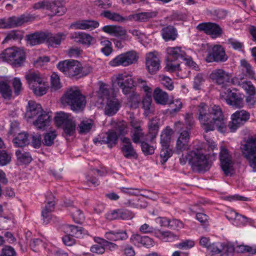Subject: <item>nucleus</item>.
<instances>
[{
  "label": "nucleus",
  "instance_id": "nucleus-41",
  "mask_svg": "<svg viewBox=\"0 0 256 256\" xmlns=\"http://www.w3.org/2000/svg\"><path fill=\"white\" fill-rule=\"evenodd\" d=\"M28 134L24 132L19 133L13 140L16 147H23L29 144Z\"/></svg>",
  "mask_w": 256,
  "mask_h": 256
},
{
  "label": "nucleus",
  "instance_id": "nucleus-19",
  "mask_svg": "<svg viewBox=\"0 0 256 256\" xmlns=\"http://www.w3.org/2000/svg\"><path fill=\"white\" fill-rule=\"evenodd\" d=\"M71 38L76 42L82 44L86 48L95 43V38L90 34L84 32H75L72 34Z\"/></svg>",
  "mask_w": 256,
  "mask_h": 256
},
{
  "label": "nucleus",
  "instance_id": "nucleus-30",
  "mask_svg": "<svg viewBox=\"0 0 256 256\" xmlns=\"http://www.w3.org/2000/svg\"><path fill=\"white\" fill-rule=\"evenodd\" d=\"M156 16V12H144L128 16V21L134 20L136 22H144L149 20L150 19L155 17Z\"/></svg>",
  "mask_w": 256,
  "mask_h": 256
},
{
  "label": "nucleus",
  "instance_id": "nucleus-47",
  "mask_svg": "<svg viewBox=\"0 0 256 256\" xmlns=\"http://www.w3.org/2000/svg\"><path fill=\"white\" fill-rule=\"evenodd\" d=\"M72 119L70 115L64 112L57 113L54 118L56 125L60 127H62Z\"/></svg>",
  "mask_w": 256,
  "mask_h": 256
},
{
  "label": "nucleus",
  "instance_id": "nucleus-44",
  "mask_svg": "<svg viewBox=\"0 0 256 256\" xmlns=\"http://www.w3.org/2000/svg\"><path fill=\"white\" fill-rule=\"evenodd\" d=\"M57 136L56 131L52 130L44 133L43 134V138L42 140V144L47 146H52L54 143V140Z\"/></svg>",
  "mask_w": 256,
  "mask_h": 256
},
{
  "label": "nucleus",
  "instance_id": "nucleus-17",
  "mask_svg": "<svg viewBox=\"0 0 256 256\" xmlns=\"http://www.w3.org/2000/svg\"><path fill=\"white\" fill-rule=\"evenodd\" d=\"M244 157L248 160H256V138H250L242 148Z\"/></svg>",
  "mask_w": 256,
  "mask_h": 256
},
{
  "label": "nucleus",
  "instance_id": "nucleus-31",
  "mask_svg": "<svg viewBox=\"0 0 256 256\" xmlns=\"http://www.w3.org/2000/svg\"><path fill=\"white\" fill-rule=\"evenodd\" d=\"M161 34L166 42L174 41L178 36L176 28L171 26H168L162 28L161 30Z\"/></svg>",
  "mask_w": 256,
  "mask_h": 256
},
{
  "label": "nucleus",
  "instance_id": "nucleus-32",
  "mask_svg": "<svg viewBox=\"0 0 256 256\" xmlns=\"http://www.w3.org/2000/svg\"><path fill=\"white\" fill-rule=\"evenodd\" d=\"M104 236L108 240L110 241L124 240L128 237L126 231L120 230L106 232Z\"/></svg>",
  "mask_w": 256,
  "mask_h": 256
},
{
  "label": "nucleus",
  "instance_id": "nucleus-34",
  "mask_svg": "<svg viewBox=\"0 0 256 256\" xmlns=\"http://www.w3.org/2000/svg\"><path fill=\"white\" fill-rule=\"evenodd\" d=\"M153 98L156 104L162 105H166L168 100V94L159 88L154 90Z\"/></svg>",
  "mask_w": 256,
  "mask_h": 256
},
{
  "label": "nucleus",
  "instance_id": "nucleus-36",
  "mask_svg": "<svg viewBox=\"0 0 256 256\" xmlns=\"http://www.w3.org/2000/svg\"><path fill=\"white\" fill-rule=\"evenodd\" d=\"M112 94H116L114 90L110 88L108 84L100 82L98 92V96L100 98H106L107 100L108 98L111 97Z\"/></svg>",
  "mask_w": 256,
  "mask_h": 256
},
{
  "label": "nucleus",
  "instance_id": "nucleus-5",
  "mask_svg": "<svg viewBox=\"0 0 256 256\" xmlns=\"http://www.w3.org/2000/svg\"><path fill=\"white\" fill-rule=\"evenodd\" d=\"M24 76L29 88L36 96H42L46 93L48 84L40 72L30 70Z\"/></svg>",
  "mask_w": 256,
  "mask_h": 256
},
{
  "label": "nucleus",
  "instance_id": "nucleus-4",
  "mask_svg": "<svg viewBox=\"0 0 256 256\" xmlns=\"http://www.w3.org/2000/svg\"><path fill=\"white\" fill-rule=\"evenodd\" d=\"M62 103L70 106L71 110L79 112L85 106L86 100L80 90L76 87L67 89L61 98Z\"/></svg>",
  "mask_w": 256,
  "mask_h": 256
},
{
  "label": "nucleus",
  "instance_id": "nucleus-29",
  "mask_svg": "<svg viewBox=\"0 0 256 256\" xmlns=\"http://www.w3.org/2000/svg\"><path fill=\"white\" fill-rule=\"evenodd\" d=\"M42 112H44L40 104L33 100L28 102L26 112V116L28 118H33L36 116L40 115Z\"/></svg>",
  "mask_w": 256,
  "mask_h": 256
},
{
  "label": "nucleus",
  "instance_id": "nucleus-28",
  "mask_svg": "<svg viewBox=\"0 0 256 256\" xmlns=\"http://www.w3.org/2000/svg\"><path fill=\"white\" fill-rule=\"evenodd\" d=\"M212 161H188V164L192 170L199 173L204 172L212 166Z\"/></svg>",
  "mask_w": 256,
  "mask_h": 256
},
{
  "label": "nucleus",
  "instance_id": "nucleus-39",
  "mask_svg": "<svg viewBox=\"0 0 256 256\" xmlns=\"http://www.w3.org/2000/svg\"><path fill=\"white\" fill-rule=\"evenodd\" d=\"M152 234L156 238L164 241H170L176 237V236L170 231H162L154 228Z\"/></svg>",
  "mask_w": 256,
  "mask_h": 256
},
{
  "label": "nucleus",
  "instance_id": "nucleus-6",
  "mask_svg": "<svg viewBox=\"0 0 256 256\" xmlns=\"http://www.w3.org/2000/svg\"><path fill=\"white\" fill-rule=\"evenodd\" d=\"M0 59L7 62L12 67L18 68L23 66L26 60L24 52L16 47L8 48L0 54Z\"/></svg>",
  "mask_w": 256,
  "mask_h": 256
},
{
  "label": "nucleus",
  "instance_id": "nucleus-63",
  "mask_svg": "<svg viewBox=\"0 0 256 256\" xmlns=\"http://www.w3.org/2000/svg\"><path fill=\"white\" fill-rule=\"evenodd\" d=\"M160 152V156L164 160H168L173 154L172 150L170 148L169 146H162Z\"/></svg>",
  "mask_w": 256,
  "mask_h": 256
},
{
  "label": "nucleus",
  "instance_id": "nucleus-55",
  "mask_svg": "<svg viewBox=\"0 0 256 256\" xmlns=\"http://www.w3.org/2000/svg\"><path fill=\"white\" fill-rule=\"evenodd\" d=\"M62 127L66 136H72L75 132L76 124L72 119Z\"/></svg>",
  "mask_w": 256,
  "mask_h": 256
},
{
  "label": "nucleus",
  "instance_id": "nucleus-45",
  "mask_svg": "<svg viewBox=\"0 0 256 256\" xmlns=\"http://www.w3.org/2000/svg\"><path fill=\"white\" fill-rule=\"evenodd\" d=\"M64 229L67 233L70 234L72 236L78 238L82 233L83 228L74 225L66 224L64 226Z\"/></svg>",
  "mask_w": 256,
  "mask_h": 256
},
{
  "label": "nucleus",
  "instance_id": "nucleus-14",
  "mask_svg": "<svg viewBox=\"0 0 256 256\" xmlns=\"http://www.w3.org/2000/svg\"><path fill=\"white\" fill-rule=\"evenodd\" d=\"M196 28L204 32L207 34L211 36L212 38L220 37L222 34V30L220 26L214 22H202L199 24Z\"/></svg>",
  "mask_w": 256,
  "mask_h": 256
},
{
  "label": "nucleus",
  "instance_id": "nucleus-7",
  "mask_svg": "<svg viewBox=\"0 0 256 256\" xmlns=\"http://www.w3.org/2000/svg\"><path fill=\"white\" fill-rule=\"evenodd\" d=\"M113 86H119L124 95L132 94L130 99L137 100L138 95L135 92V86L132 76L126 72L118 74L112 80Z\"/></svg>",
  "mask_w": 256,
  "mask_h": 256
},
{
  "label": "nucleus",
  "instance_id": "nucleus-54",
  "mask_svg": "<svg viewBox=\"0 0 256 256\" xmlns=\"http://www.w3.org/2000/svg\"><path fill=\"white\" fill-rule=\"evenodd\" d=\"M158 119L156 118H152L150 120L148 126L149 132L152 136H156L159 129Z\"/></svg>",
  "mask_w": 256,
  "mask_h": 256
},
{
  "label": "nucleus",
  "instance_id": "nucleus-8",
  "mask_svg": "<svg viewBox=\"0 0 256 256\" xmlns=\"http://www.w3.org/2000/svg\"><path fill=\"white\" fill-rule=\"evenodd\" d=\"M138 58V56L135 51H128L116 56L109 62V64L113 67L127 66L136 63Z\"/></svg>",
  "mask_w": 256,
  "mask_h": 256
},
{
  "label": "nucleus",
  "instance_id": "nucleus-61",
  "mask_svg": "<svg viewBox=\"0 0 256 256\" xmlns=\"http://www.w3.org/2000/svg\"><path fill=\"white\" fill-rule=\"evenodd\" d=\"M12 85L15 95H19L22 90V83L20 78H14L12 80Z\"/></svg>",
  "mask_w": 256,
  "mask_h": 256
},
{
  "label": "nucleus",
  "instance_id": "nucleus-22",
  "mask_svg": "<svg viewBox=\"0 0 256 256\" xmlns=\"http://www.w3.org/2000/svg\"><path fill=\"white\" fill-rule=\"evenodd\" d=\"M46 10H49L54 15L62 16L66 8L59 0H48L46 2Z\"/></svg>",
  "mask_w": 256,
  "mask_h": 256
},
{
  "label": "nucleus",
  "instance_id": "nucleus-57",
  "mask_svg": "<svg viewBox=\"0 0 256 256\" xmlns=\"http://www.w3.org/2000/svg\"><path fill=\"white\" fill-rule=\"evenodd\" d=\"M182 106V103L180 99L177 98L174 100L170 104V114H173L179 112Z\"/></svg>",
  "mask_w": 256,
  "mask_h": 256
},
{
  "label": "nucleus",
  "instance_id": "nucleus-23",
  "mask_svg": "<svg viewBox=\"0 0 256 256\" xmlns=\"http://www.w3.org/2000/svg\"><path fill=\"white\" fill-rule=\"evenodd\" d=\"M102 30L112 36L123 38L126 35V30L121 26L108 25L102 27Z\"/></svg>",
  "mask_w": 256,
  "mask_h": 256
},
{
  "label": "nucleus",
  "instance_id": "nucleus-3",
  "mask_svg": "<svg viewBox=\"0 0 256 256\" xmlns=\"http://www.w3.org/2000/svg\"><path fill=\"white\" fill-rule=\"evenodd\" d=\"M57 68L60 72L69 77L85 76L92 70L90 67L86 66L82 67L80 62L73 60L61 61L58 63Z\"/></svg>",
  "mask_w": 256,
  "mask_h": 256
},
{
  "label": "nucleus",
  "instance_id": "nucleus-56",
  "mask_svg": "<svg viewBox=\"0 0 256 256\" xmlns=\"http://www.w3.org/2000/svg\"><path fill=\"white\" fill-rule=\"evenodd\" d=\"M51 88L52 90H57L62 87L60 77L56 72H53L50 76Z\"/></svg>",
  "mask_w": 256,
  "mask_h": 256
},
{
  "label": "nucleus",
  "instance_id": "nucleus-38",
  "mask_svg": "<svg viewBox=\"0 0 256 256\" xmlns=\"http://www.w3.org/2000/svg\"><path fill=\"white\" fill-rule=\"evenodd\" d=\"M0 94L4 99L10 100L12 97V90L8 84L7 77L0 81Z\"/></svg>",
  "mask_w": 256,
  "mask_h": 256
},
{
  "label": "nucleus",
  "instance_id": "nucleus-53",
  "mask_svg": "<svg viewBox=\"0 0 256 256\" xmlns=\"http://www.w3.org/2000/svg\"><path fill=\"white\" fill-rule=\"evenodd\" d=\"M23 38L22 32L20 30H13L8 33L4 39V40L8 42L9 40H21Z\"/></svg>",
  "mask_w": 256,
  "mask_h": 256
},
{
  "label": "nucleus",
  "instance_id": "nucleus-20",
  "mask_svg": "<svg viewBox=\"0 0 256 256\" xmlns=\"http://www.w3.org/2000/svg\"><path fill=\"white\" fill-rule=\"evenodd\" d=\"M210 78L218 84L224 87L226 83L229 82L230 76L228 73L222 69L213 70L210 74Z\"/></svg>",
  "mask_w": 256,
  "mask_h": 256
},
{
  "label": "nucleus",
  "instance_id": "nucleus-21",
  "mask_svg": "<svg viewBox=\"0 0 256 256\" xmlns=\"http://www.w3.org/2000/svg\"><path fill=\"white\" fill-rule=\"evenodd\" d=\"M130 240L134 245L138 247L143 246L150 248L153 246L154 244L152 238L146 236H142L138 234H132Z\"/></svg>",
  "mask_w": 256,
  "mask_h": 256
},
{
  "label": "nucleus",
  "instance_id": "nucleus-42",
  "mask_svg": "<svg viewBox=\"0 0 256 256\" xmlns=\"http://www.w3.org/2000/svg\"><path fill=\"white\" fill-rule=\"evenodd\" d=\"M172 134V130L168 126L162 130L160 135V141L162 146H169Z\"/></svg>",
  "mask_w": 256,
  "mask_h": 256
},
{
  "label": "nucleus",
  "instance_id": "nucleus-58",
  "mask_svg": "<svg viewBox=\"0 0 256 256\" xmlns=\"http://www.w3.org/2000/svg\"><path fill=\"white\" fill-rule=\"evenodd\" d=\"M195 244L194 242L192 240H185L176 244L175 246L181 250H188L192 248Z\"/></svg>",
  "mask_w": 256,
  "mask_h": 256
},
{
  "label": "nucleus",
  "instance_id": "nucleus-27",
  "mask_svg": "<svg viewBox=\"0 0 256 256\" xmlns=\"http://www.w3.org/2000/svg\"><path fill=\"white\" fill-rule=\"evenodd\" d=\"M48 36L46 32H36L26 36L28 43L30 46H36L45 42Z\"/></svg>",
  "mask_w": 256,
  "mask_h": 256
},
{
  "label": "nucleus",
  "instance_id": "nucleus-9",
  "mask_svg": "<svg viewBox=\"0 0 256 256\" xmlns=\"http://www.w3.org/2000/svg\"><path fill=\"white\" fill-rule=\"evenodd\" d=\"M184 124L180 121L174 123V129L175 131L180 132V136L176 143V149L178 151L182 152L186 149L190 138V131L189 129H183Z\"/></svg>",
  "mask_w": 256,
  "mask_h": 256
},
{
  "label": "nucleus",
  "instance_id": "nucleus-10",
  "mask_svg": "<svg viewBox=\"0 0 256 256\" xmlns=\"http://www.w3.org/2000/svg\"><path fill=\"white\" fill-rule=\"evenodd\" d=\"M243 95L240 93L232 92L230 89H225L220 94L221 100L235 108H241L243 106Z\"/></svg>",
  "mask_w": 256,
  "mask_h": 256
},
{
  "label": "nucleus",
  "instance_id": "nucleus-11",
  "mask_svg": "<svg viewBox=\"0 0 256 256\" xmlns=\"http://www.w3.org/2000/svg\"><path fill=\"white\" fill-rule=\"evenodd\" d=\"M250 118V114L244 110H238L231 116V122L228 126L230 132H234L244 124Z\"/></svg>",
  "mask_w": 256,
  "mask_h": 256
},
{
  "label": "nucleus",
  "instance_id": "nucleus-1",
  "mask_svg": "<svg viewBox=\"0 0 256 256\" xmlns=\"http://www.w3.org/2000/svg\"><path fill=\"white\" fill-rule=\"evenodd\" d=\"M198 119L206 132L214 130L215 128L222 132H225L226 124L221 108L214 106L210 108L204 102L197 106Z\"/></svg>",
  "mask_w": 256,
  "mask_h": 256
},
{
  "label": "nucleus",
  "instance_id": "nucleus-52",
  "mask_svg": "<svg viewBox=\"0 0 256 256\" xmlns=\"http://www.w3.org/2000/svg\"><path fill=\"white\" fill-rule=\"evenodd\" d=\"M98 238H101L100 237L94 238V241L96 242V244L92 245L90 248V250L92 253H95L98 254H102L105 252L104 246L102 244H100L98 242L100 241L98 240Z\"/></svg>",
  "mask_w": 256,
  "mask_h": 256
},
{
  "label": "nucleus",
  "instance_id": "nucleus-50",
  "mask_svg": "<svg viewBox=\"0 0 256 256\" xmlns=\"http://www.w3.org/2000/svg\"><path fill=\"white\" fill-rule=\"evenodd\" d=\"M93 125V122L91 120L82 121L78 125L79 132L81 134H87L90 130Z\"/></svg>",
  "mask_w": 256,
  "mask_h": 256
},
{
  "label": "nucleus",
  "instance_id": "nucleus-51",
  "mask_svg": "<svg viewBox=\"0 0 256 256\" xmlns=\"http://www.w3.org/2000/svg\"><path fill=\"white\" fill-rule=\"evenodd\" d=\"M152 98L150 96H145L142 100V108L144 110V114L146 116L152 112Z\"/></svg>",
  "mask_w": 256,
  "mask_h": 256
},
{
  "label": "nucleus",
  "instance_id": "nucleus-26",
  "mask_svg": "<svg viewBox=\"0 0 256 256\" xmlns=\"http://www.w3.org/2000/svg\"><path fill=\"white\" fill-rule=\"evenodd\" d=\"M68 210L70 212L74 221L78 224L82 223L84 219L82 212L79 208L74 206L72 202L66 203Z\"/></svg>",
  "mask_w": 256,
  "mask_h": 256
},
{
  "label": "nucleus",
  "instance_id": "nucleus-48",
  "mask_svg": "<svg viewBox=\"0 0 256 256\" xmlns=\"http://www.w3.org/2000/svg\"><path fill=\"white\" fill-rule=\"evenodd\" d=\"M100 51L106 56H108L112 51V42L106 38H102L100 42Z\"/></svg>",
  "mask_w": 256,
  "mask_h": 256
},
{
  "label": "nucleus",
  "instance_id": "nucleus-33",
  "mask_svg": "<svg viewBox=\"0 0 256 256\" xmlns=\"http://www.w3.org/2000/svg\"><path fill=\"white\" fill-rule=\"evenodd\" d=\"M241 70L243 74L242 76L238 75V78L242 80L244 76L250 78H254V72L250 64L245 60H240Z\"/></svg>",
  "mask_w": 256,
  "mask_h": 256
},
{
  "label": "nucleus",
  "instance_id": "nucleus-46",
  "mask_svg": "<svg viewBox=\"0 0 256 256\" xmlns=\"http://www.w3.org/2000/svg\"><path fill=\"white\" fill-rule=\"evenodd\" d=\"M238 85L243 88L248 94H256V88L251 82L242 80L238 82Z\"/></svg>",
  "mask_w": 256,
  "mask_h": 256
},
{
  "label": "nucleus",
  "instance_id": "nucleus-16",
  "mask_svg": "<svg viewBox=\"0 0 256 256\" xmlns=\"http://www.w3.org/2000/svg\"><path fill=\"white\" fill-rule=\"evenodd\" d=\"M122 106V102L116 98V94H112L106 100L104 109L105 114L108 116L114 115Z\"/></svg>",
  "mask_w": 256,
  "mask_h": 256
},
{
  "label": "nucleus",
  "instance_id": "nucleus-24",
  "mask_svg": "<svg viewBox=\"0 0 256 256\" xmlns=\"http://www.w3.org/2000/svg\"><path fill=\"white\" fill-rule=\"evenodd\" d=\"M123 145L122 150L124 157L128 159H137L138 154L132 145L130 140L128 138L122 139Z\"/></svg>",
  "mask_w": 256,
  "mask_h": 256
},
{
  "label": "nucleus",
  "instance_id": "nucleus-60",
  "mask_svg": "<svg viewBox=\"0 0 256 256\" xmlns=\"http://www.w3.org/2000/svg\"><path fill=\"white\" fill-rule=\"evenodd\" d=\"M226 217L230 220H240V218H242V222H246L247 220V218L245 216L239 214L234 210H230L226 212Z\"/></svg>",
  "mask_w": 256,
  "mask_h": 256
},
{
  "label": "nucleus",
  "instance_id": "nucleus-49",
  "mask_svg": "<svg viewBox=\"0 0 256 256\" xmlns=\"http://www.w3.org/2000/svg\"><path fill=\"white\" fill-rule=\"evenodd\" d=\"M185 160H207L206 156L198 150L188 152L186 156Z\"/></svg>",
  "mask_w": 256,
  "mask_h": 256
},
{
  "label": "nucleus",
  "instance_id": "nucleus-37",
  "mask_svg": "<svg viewBox=\"0 0 256 256\" xmlns=\"http://www.w3.org/2000/svg\"><path fill=\"white\" fill-rule=\"evenodd\" d=\"M47 40L48 44L52 47H56L60 45L62 40L66 38V34L64 33H58L56 34L47 33Z\"/></svg>",
  "mask_w": 256,
  "mask_h": 256
},
{
  "label": "nucleus",
  "instance_id": "nucleus-35",
  "mask_svg": "<svg viewBox=\"0 0 256 256\" xmlns=\"http://www.w3.org/2000/svg\"><path fill=\"white\" fill-rule=\"evenodd\" d=\"M50 117L48 112H42L38 115L36 120L34 122V124L38 129L44 128L49 125Z\"/></svg>",
  "mask_w": 256,
  "mask_h": 256
},
{
  "label": "nucleus",
  "instance_id": "nucleus-2",
  "mask_svg": "<svg viewBox=\"0 0 256 256\" xmlns=\"http://www.w3.org/2000/svg\"><path fill=\"white\" fill-rule=\"evenodd\" d=\"M166 52L167 58L165 68L168 72H175L178 78H184L186 76V74H183L180 68L179 63H174L177 60H182L186 56V52L180 46L168 47Z\"/></svg>",
  "mask_w": 256,
  "mask_h": 256
},
{
  "label": "nucleus",
  "instance_id": "nucleus-18",
  "mask_svg": "<svg viewBox=\"0 0 256 256\" xmlns=\"http://www.w3.org/2000/svg\"><path fill=\"white\" fill-rule=\"evenodd\" d=\"M146 66L148 72L152 74L158 72L160 67V60L153 52L146 54Z\"/></svg>",
  "mask_w": 256,
  "mask_h": 256
},
{
  "label": "nucleus",
  "instance_id": "nucleus-40",
  "mask_svg": "<svg viewBox=\"0 0 256 256\" xmlns=\"http://www.w3.org/2000/svg\"><path fill=\"white\" fill-rule=\"evenodd\" d=\"M234 161H220V166L226 176H232L235 173Z\"/></svg>",
  "mask_w": 256,
  "mask_h": 256
},
{
  "label": "nucleus",
  "instance_id": "nucleus-62",
  "mask_svg": "<svg viewBox=\"0 0 256 256\" xmlns=\"http://www.w3.org/2000/svg\"><path fill=\"white\" fill-rule=\"evenodd\" d=\"M120 220H128L132 219L134 216V214L130 210L126 208H119Z\"/></svg>",
  "mask_w": 256,
  "mask_h": 256
},
{
  "label": "nucleus",
  "instance_id": "nucleus-64",
  "mask_svg": "<svg viewBox=\"0 0 256 256\" xmlns=\"http://www.w3.org/2000/svg\"><path fill=\"white\" fill-rule=\"evenodd\" d=\"M31 144L32 146L36 148H40L42 143L41 136L39 134H34L31 136Z\"/></svg>",
  "mask_w": 256,
  "mask_h": 256
},
{
  "label": "nucleus",
  "instance_id": "nucleus-43",
  "mask_svg": "<svg viewBox=\"0 0 256 256\" xmlns=\"http://www.w3.org/2000/svg\"><path fill=\"white\" fill-rule=\"evenodd\" d=\"M102 14L105 18L110 20L112 21H115L117 22H124L126 21H128V16L124 17L120 15L118 13L116 12H112L109 10L104 11Z\"/></svg>",
  "mask_w": 256,
  "mask_h": 256
},
{
  "label": "nucleus",
  "instance_id": "nucleus-25",
  "mask_svg": "<svg viewBox=\"0 0 256 256\" xmlns=\"http://www.w3.org/2000/svg\"><path fill=\"white\" fill-rule=\"evenodd\" d=\"M99 26V22L96 20H82L76 22L71 27L76 30H92Z\"/></svg>",
  "mask_w": 256,
  "mask_h": 256
},
{
  "label": "nucleus",
  "instance_id": "nucleus-15",
  "mask_svg": "<svg viewBox=\"0 0 256 256\" xmlns=\"http://www.w3.org/2000/svg\"><path fill=\"white\" fill-rule=\"evenodd\" d=\"M206 60L208 62L226 61L227 57L223 47L220 45L214 46L208 52Z\"/></svg>",
  "mask_w": 256,
  "mask_h": 256
},
{
  "label": "nucleus",
  "instance_id": "nucleus-13",
  "mask_svg": "<svg viewBox=\"0 0 256 256\" xmlns=\"http://www.w3.org/2000/svg\"><path fill=\"white\" fill-rule=\"evenodd\" d=\"M118 139L117 134L114 130H108L106 133L98 135V138L93 140L94 142L97 146L106 144L109 148H112L116 145Z\"/></svg>",
  "mask_w": 256,
  "mask_h": 256
},
{
  "label": "nucleus",
  "instance_id": "nucleus-59",
  "mask_svg": "<svg viewBox=\"0 0 256 256\" xmlns=\"http://www.w3.org/2000/svg\"><path fill=\"white\" fill-rule=\"evenodd\" d=\"M54 196L51 193L50 194V198H46L48 202L42 209V210L48 211L49 212H52L54 210L56 205V202L54 200Z\"/></svg>",
  "mask_w": 256,
  "mask_h": 256
},
{
  "label": "nucleus",
  "instance_id": "nucleus-12",
  "mask_svg": "<svg viewBox=\"0 0 256 256\" xmlns=\"http://www.w3.org/2000/svg\"><path fill=\"white\" fill-rule=\"evenodd\" d=\"M30 20L28 15L22 14L20 16L0 18V28H11L22 26Z\"/></svg>",
  "mask_w": 256,
  "mask_h": 256
}]
</instances>
